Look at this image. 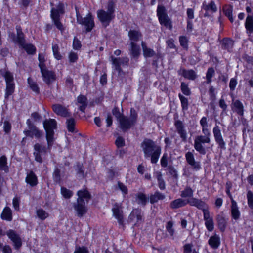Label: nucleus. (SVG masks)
I'll use <instances>...</instances> for the list:
<instances>
[{
  "label": "nucleus",
  "mask_w": 253,
  "mask_h": 253,
  "mask_svg": "<svg viewBox=\"0 0 253 253\" xmlns=\"http://www.w3.org/2000/svg\"><path fill=\"white\" fill-rule=\"evenodd\" d=\"M61 193L62 196L65 199H70L73 195V192L72 191L63 186L61 187Z\"/></svg>",
  "instance_id": "obj_53"
},
{
  "label": "nucleus",
  "mask_w": 253,
  "mask_h": 253,
  "mask_svg": "<svg viewBox=\"0 0 253 253\" xmlns=\"http://www.w3.org/2000/svg\"><path fill=\"white\" fill-rule=\"evenodd\" d=\"M169 174L175 179L178 177L177 171L172 166H169L168 168Z\"/></svg>",
  "instance_id": "obj_62"
},
{
  "label": "nucleus",
  "mask_w": 253,
  "mask_h": 253,
  "mask_svg": "<svg viewBox=\"0 0 253 253\" xmlns=\"http://www.w3.org/2000/svg\"><path fill=\"white\" fill-rule=\"evenodd\" d=\"M77 202L74 204L73 207L78 217L81 218L86 213L87 208L85 206V202H88L92 198V196L87 188L79 190L77 192Z\"/></svg>",
  "instance_id": "obj_4"
},
{
  "label": "nucleus",
  "mask_w": 253,
  "mask_h": 253,
  "mask_svg": "<svg viewBox=\"0 0 253 253\" xmlns=\"http://www.w3.org/2000/svg\"><path fill=\"white\" fill-rule=\"evenodd\" d=\"M130 52L132 57L137 58L139 57L141 52L140 46L134 42H131Z\"/></svg>",
  "instance_id": "obj_39"
},
{
  "label": "nucleus",
  "mask_w": 253,
  "mask_h": 253,
  "mask_svg": "<svg viewBox=\"0 0 253 253\" xmlns=\"http://www.w3.org/2000/svg\"><path fill=\"white\" fill-rule=\"evenodd\" d=\"M135 196L137 203L142 206H145L149 202V197L144 193L139 192Z\"/></svg>",
  "instance_id": "obj_36"
},
{
  "label": "nucleus",
  "mask_w": 253,
  "mask_h": 253,
  "mask_svg": "<svg viewBox=\"0 0 253 253\" xmlns=\"http://www.w3.org/2000/svg\"><path fill=\"white\" fill-rule=\"evenodd\" d=\"M77 102L81 104L79 107V110L82 113H84L88 105V99L87 97L83 94H80L77 98Z\"/></svg>",
  "instance_id": "obj_30"
},
{
  "label": "nucleus",
  "mask_w": 253,
  "mask_h": 253,
  "mask_svg": "<svg viewBox=\"0 0 253 253\" xmlns=\"http://www.w3.org/2000/svg\"><path fill=\"white\" fill-rule=\"evenodd\" d=\"M68 59L69 61L71 64L77 62L79 59L77 53L72 51L70 52L68 55Z\"/></svg>",
  "instance_id": "obj_59"
},
{
  "label": "nucleus",
  "mask_w": 253,
  "mask_h": 253,
  "mask_svg": "<svg viewBox=\"0 0 253 253\" xmlns=\"http://www.w3.org/2000/svg\"><path fill=\"white\" fill-rule=\"evenodd\" d=\"M82 43L80 40H79L77 36H75L73 41L72 47L74 50H79L82 48Z\"/></svg>",
  "instance_id": "obj_58"
},
{
  "label": "nucleus",
  "mask_w": 253,
  "mask_h": 253,
  "mask_svg": "<svg viewBox=\"0 0 253 253\" xmlns=\"http://www.w3.org/2000/svg\"><path fill=\"white\" fill-rule=\"evenodd\" d=\"M155 174L158 181L159 188L161 190H164L166 188V184L163 178L161 172L160 171H157L155 172Z\"/></svg>",
  "instance_id": "obj_44"
},
{
  "label": "nucleus",
  "mask_w": 253,
  "mask_h": 253,
  "mask_svg": "<svg viewBox=\"0 0 253 253\" xmlns=\"http://www.w3.org/2000/svg\"><path fill=\"white\" fill-rule=\"evenodd\" d=\"M232 109L238 115L243 116L244 107L242 102L240 100L237 99L232 102Z\"/></svg>",
  "instance_id": "obj_29"
},
{
  "label": "nucleus",
  "mask_w": 253,
  "mask_h": 253,
  "mask_svg": "<svg viewBox=\"0 0 253 253\" xmlns=\"http://www.w3.org/2000/svg\"><path fill=\"white\" fill-rule=\"evenodd\" d=\"M174 126L178 134L180 135L182 141L186 142L187 141V134L183 122L180 120H177L174 122Z\"/></svg>",
  "instance_id": "obj_24"
},
{
  "label": "nucleus",
  "mask_w": 253,
  "mask_h": 253,
  "mask_svg": "<svg viewBox=\"0 0 253 253\" xmlns=\"http://www.w3.org/2000/svg\"><path fill=\"white\" fill-rule=\"evenodd\" d=\"M215 75V70L213 67L208 68L206 73V84H211L212 80V78Z\"/></svg>",
  "instance_id": "obj_46"
},
{
  "label": "nucleus",
  "mask_w": 253,
  "mask_h": 253,
  "mask_svg": "<svg viewBox=\"0 0 253 253\" xmlns=\"http://www.w3.org/2000/svg\"><path fill=\"white\" fill-rule=\"evenodd\" d=\"M6 235L13 243L14 249L19 250L22 246V241L20 236L12 229L7 231Z\"/></svg>",
  "instance_id": "obj_18"
},
{
  "label": "nucleus",
  "mask_w": 253,
  "mask_h": 253,
  "mask_svg": "<svg viewBox=\"0 0 253 253\" xmlns=\"http://www.w3.org/2000/svg\"><path fill=\"white\" fill-rule=\"evenodd\" d=\"M43 126L45 131L47 147L46 146H42L39 143H36L34 145L33 155L35 160L39 163L43 162L42 154H46L47 150H50L54 144L55 141L54 130L57 128V123L54 119H45L43 122Z\"/></svg>",
  "instance_id": "obj_2"
},
{
  "label": "nucleus",
  "mask_w": 253,
  "mask_h": 253,
  "mask_svg": "<svg viewBox=\"0 0 253 253\" xmlns=\"http://www.w3.org/2000/svg\"><path fill=\"white\" fill-rule=\"evenodd\" d=\"M76 171L77 175L79 177L82 178H85L86 174L84 173V168L82 163L79 162L76 163Z\"/></svg>",
  "instance_id": "obj_45"
},
{
  "label": "nucleus",
  "mask_w": 253,
  "mask_h": 253,
  "mask_svg": "<svg viewBox=\"0 0 253 253\" xmlns=\"http://www.w3.org/2000/svg\"><path fill=\"white\" fill-rule=\"evenodd\" d=\"M112 113L118 122L120 128L123 132L125 120L124 116H125V115L122 112H121L119 107L116 106H115L112 109Z\"/></svg>",
  "instance_id": "obj_26"
},
{
  "label": "nucleus",
  "mask_w": 253,
  "mask_h": 253,
  "mask_svg": "<svg viewBox=\"0 0 253 253\" xmlns=\"http://www.w3.org/2000/svg\"><path fill=\"white\" fill-rule=\"evenodd\" d=\"M43 81L48 85H50L56 79L55 73L49 71L47 68L40 70Z\"/></svg>",
  "instance_id": "obj_19"
},
{
  "label": "nucleus",
  "mask_w": 253,
  "mask_h": 253,
  "mask_svg": "<svg viewBox=\"0 0 253 253\" xmlns=\"http://www.w3.org/2000/svg\"><path fill=\"white\" fill-rule=\"evenodd\" d=\"M53 111L58 116L62 117H68L71 115V113L65 107L60 104H54L52 105Z\"/></svg>",
  "instance_id": "obj_22"
},
{
  "label": "nucleus",
  "mask_w": 253,
  "mask_h": 253,
  "mask_svg": "<svg viewBox=\"0 0 253 253\" xmlns=\"http://www.w3.org/2000/svg\"><path fill=\"white\" fill-rule=\"evenodd\" d=\"M244 25L247 34L251 36L253 34V14L248 15Z\"/></svg>",
  "instance_id": "obj_28"
},
{
  "label": "nucleus",
  "mask_w": 253,
  "mask_h": 253,
  "mask_svg": "<svg viewBox=\"0 0 253 253\" xmlns=\"http://www.w3.org/2000/svg\"><path fill=\"white\" fill-rule=\"evenodd\" d=\"M0 250L3 253H12V249L9 245H3L1 243H0Z\"/></svg>",
  "instance_id": "obj_64"
},
{
  "label": "nucleus",
  "mask_w": 253,
  "mask_h": 253,
  "mask_svg": "<svg viewBox=\"0 0 253 253\" xmlns=\"http://www.w3.org/2000/svg\"><path fill=\"white\" fill-rule=\"evenodd\" d=\"M165 198V196L162 193L157 191L154 194H151L149 197V200L151 204H154L159 200H163Z\"/></svg>",
  "instance_id": "obj_38"
},
{
  "label": "nucleus",
  "mask_w": 253,
  "mask_h": 253,
  "mask_svg": "<svg viewBox=\"0 0 253 253\" xmlns=\"http://www.w3.org/2000/svg\"><path fill=\"white\" fill-rule=\"evenodd\" d=\"M36 213L37 216L42 220H44L47 218L49 214L47 213L43 209H39L37 210Z\"/></svg>",
  "instance_id": "obj_55"
},
{
  "label": "nucleus",
  "mask_w": 253,
  "mask_h": 253,
  "mask_svg": "<svg viewBox=\"0 0 253 253\" xmlns=\"http://www.w3.org/2000/svg\"><path fill=\"white\" fill-rule=\"evenodd\" d=\"M16 30L17 35H16L14 32H11L9 34V37L12 40L13 42L18 43L20 45V44L25 42V35L22 31V29L20 26H16Z\"/></svg>",
  "instance_id": "obj_17"
},
{
  "label": "nucleus",
  "mask_w": 253,
  "mask_h": 253,
  "mask_svg": "<svg viewBox=\"0 0 253 253\" xmlns=\"http://www.w3.org/2000/svg\"><path fill=\"white\" fill-rule=\"evenodd\" d=\"M52 178L54 184L61 185L62 180L61 175L60 169L58 167H55L52 173Z\"/></svg>",
  "instance_id": "obj_40"
},
{
  "label": "nucleus",
  "mask_w": 253,
  "mask_h": 253,
  "mask_svg": "<svg viewBox=\"0 0 253 253\" xmlns=\"http://www.w3.org/2000/svg\"><path fill=\"white\" fill-rule=\"evenodd\" d=\"M0 218L3 220L11 221L13 218L12 211L8 206L5 207L0 215Z\"/></svg>",
  "instance_id": "obj_34"
},
{
  "label": "nucleus",
  "mask_w": 253,
  "mask_h": 253,
  "mask_svg": "<svg viewBox=\"0 0 253 253\" xmlns=\"http://www.w3.org/2000/svg\"><path fill=\"white\" fill-rule=\"evenodd\" d=\"M75 11L77 23L84 27L86 33L91 32L95 26L94 17L92 13L89 12L85 17H83L77 6L75 7Z\"/></svg>",
  "instance_id": "obj_6"
},
{
  "label": "nucleus",
  "mask_w": 253,
  "mask_h": 253,
  "mask_svg": "<svg viewBox=\"0 0 253 253\" xmlns=\"http://www.w3.org/2000/svg\"><path fill=\"white\" fill-rule=\"evenodd\" d=\"M115 144L118 148H122L125 145V139L122 136H118L116 138Z\"/></svg>",
  "instance_id": "obj_61"
},
{
  "label": "nucleus",
  "mask_w": 253,
  "mask_h": 253,
  "mask_svg": "<svg viewBox=\"0 0 253 253\" xmlns=\"http://www.w3.org/2000/svg\"><path fill=\"white\" fill-rule=\"evenodd\" d=\"M38 59L39 61L38 66L40 69H42L43 68H47L45 64V55L43 53H39Z\"/></svg>",
  "instance_id": "obj_50"
},
{
  "label": "nucleus",
  "mask_w": 253,
  "mask_h": 253,
  "mask_svg": "<svg viewBox=\"0 0 253 253\" xmlns=\"http://www.w3.org/2000/svg\"><path fill=\"white\" fill-rule=\"evenodd\" d=\"M189 204L191 206L196 207L202 211L203 218L205 221V225L206 229L211 232L214 229V221L212 217L210 216L208 205L201 199L193 197L190 199L177 198L172 201L169 204L171 209H177Z\"/></svg>",
  "instance_id": "obj_1"
},
{
  "label": "nucleus",
  "mask_w": 253,
  "mask_h": 253,
  "mask_svg": "<svg viewBox=\"0 0 253 253\" xmlns=\"http://www.w3.org/2000/svg\"><path fill=\"white\" fill-rule=\"evenodd\" d=\"M123 207L122 204L119 203H115L113 205L112 211L113 216L118 221L120 226L124 227L125 226L124 218L123 215Z\"/></svg>",
  "instance_id": "obj_14"
},
{
  "label": "nucleus",
  "mask_w": 253,
  "mask_h": 253,
  "mask_svg": "<svg viewBox=\"0 0 253 253\" xmlns=\"http://www.w3.org/2000/svg\"><path fill=\"white\" fill-rule=\"evenodd\" d=\"M217 226L221 232H225L227 226L228 218H226L223 215L218 214L216 217Z\"/></svg>",
  "instance_id": "obj_27"
},
{
  "label": "nucleus",
  "mask_w": 253,
  "mask_h": 253,
  "mask_svg": "<svg viewBox=\"0 0 253 253\" xmlns=\"http://www.w3.org/2000/svg\"><path fill=\"white\" fill-rule=\"evenodd\" d=\"M177 73L179 76L189 80H195L197 77L196 73L193 69L186 70L184 68H181L177 71Z\"/></svg>",
  "instance_id": "obj_25"
},
{
  "label": "nucleus",
  "mask_w": 253,
  "mask_h": 253,
  "mask_svg": "<svg viewBox=\"0 0 253 253\" xmlns=\"http://www.w3.org/2000/svg\"><path fill=\"white\" fill-rule=\"evenodd\" d=\"M185 159L187 163L191 166L195 171H198L201 169L200 162L196 161L192 152L188 151L185 154Z\"/></svg>",
  "instance_id": "obj_23"
},
{
  "label": "nucleus",
  "mask_w": 253,
  "mask_h": 253,
  "mask_svg": "<svg viewBox=\"0 0 253 253\" xmlns=\"http://www.w3.org/2000/svg\"><path fill=\"white\" fill-rule=\"evenodd\" d=\"M178 97L181 102V106L182 111H187L188 109L189 106V102L188 98L184 96L181 93H179Z\"/></svg>",
  "instance_id": "obj_47"
},
{
  "label": "nucleus",
  "mask_w": 253,
  "mask_h": 253,
  "mask_svg": "<svg viewBox=\"0 0 253 253\" xmlns=\"http://www.w3.org/2000/svg\"><path fill=\"white\" fill-rule=\"evenodd\" d=\"M202 8L205 11L204 14V17H209L210 15L209 12L214 13L217 11V7L213 0H211L208 3L204 1L202 3Z\"/></svg>",
  "instance_id": "obj_21"
},
{
  "label": "nucleus",
  "mask_w": 253,
  "mask_h": 253,
  "mask_svg": "<svg viewBox=\"0 0 253 253\" xmlns=\"http://www.w3.org/2000/svg\"><path fill=\"white\" fill-rule=\"evenodd\" d=\"M115 4L113 1L108 2L106 11L103 9L97 10V18L104 28L108 26L111 21L115 18Z\"/></svg>",
  "instance_id": "obj_5"
},
{
  "label": "nucleus",
  "mask_w": 253,
  "mask_h": 253,
  "mask_svg": "<svg viewBox=\"0 0 253 253\" xmlns=\"http://www.w3.org/2000/svg\"><path fill=\"white\" fill-rule=\"evenodd\" d=\"M117 188L122 192L123 195H125L128 194L127 187L120 181L117 182Z\"/></svg>",
  "instance_id": "obj_60"
},
{
  "label": "nucleus",
  "mask_w": 253,
  "mask_h": 253,
  "mask_svg": "<svg viewBox=\"0 0 253 253\" xmlns=\"http://www.w3.org/2000/svg\"><path fill=\"white\" fill-rule=\"evenodd\" d=\"M20 46L28 55H34L36 53V47L32 43H25V42H24L23 43L20 44Z\"/></svg>",
  "instance_id": "obj_37"
},
{
  "label": "nucleus",
  "mask_w": 253,
  "mask_h": 253,
  "mask_svg": "<svg viewBox=\"0 0 253 253\" xmlns=\"http://www.w3.org/2000/svg\"><path fill=\"white\" fill-rule=\"evenodd\" d=\"M247 203L251 209H253V192L249 190L247 193Z\"/></svg>",
  "instance_id": "obj_57"
},
{
  "label": "nucleus",
  "mask_w": 253,
  "mask_h": 253,
  "mask_svg": "<svg viewBox=\"0 0 253 253\" xmlns=\"http://www.w3.org/2000/svg\"><path fill=\"white\" fill-rule=\"evenodd\" d=\"M141 46L143 49V55L145 57H151L155 55V51L150 48H148L146 43L144 42H142Z\"/></svg>",
  "instance_id": "obj_42"
},
{
  "label": "nucleus",
  "mask_w": 253,
  "mask_h": 253,
  "mask_svg": "<svg viewBox=\"0 0 253 253\" xmlns=\"http://www.w3.org/2000/svg\"><path fill=\"white\" fill-rule=\"evenodd\" d=\"M67 128L69 132L72 133H77V131L75 129L76 121L74 118L68 119L66 121Z\"/></svg>",
  "instance_id": "obj_43"
},
{
  "label": "nucleus",
  "mask_w": 253,
  "mask_h": 253,
  "mask_svg": "<svg viewBox=\"0 0 253 253\" xmlns=\"http://www.w3.org/2000/svg\"><path fill=\"white\" fill-rule=\"evenodd\" d=\"M166 229L171 237H173L175 234V230L173 228V222L172 221H169L166 225Z\"/></svg>",
  "instance_id": "obj_51"
},
{
  "label": "nucleus",
  "mask_w": 253,
  "mask_h": 253,
  "mask_svg": "<svg viewBox=\"0 0 253 253\" xmlns=\"http://www.w3.org/2000/svg\"><path fill=\"white\" fill-rule=\"evenodd\" d=\"M233 6L231 5H226L223 7V13L226 17L233 14Z\"/></svg>",
  "instance_id": "obj_63"
},
{
  "label": "nucleus",
  "mask_w": 253,
  "mask_h": 253,
  "mask_svg": "<svg viewBox=\"0 0 253 253\" xmlns=\"http://www.w3.org/2000/svg\"><path fill=\"white\" fill-rule=\"evenodd\" d=\"M25 182L31 187L36 186L38 184V177L33 171L27 173Z\"/></svg>",
  "instance_id": "obj_31"
},
{
  "label": "nucleus",
  "mask_w": 253,
  "mask_h": 253,
  "mask_svg": "<svg viewBox=\"0 0 253 253\" xmlns=\"http://www.w3.org/2000/svg\"><path fill=\"white\" fill-rule=\"evenodd\" d=\"M52 49L53 54L54 58L57 60H60L62 59V56L61 55V54H60V53L59 52V46H58V44H55L53 45L52 47Z\"/></svg>",
  "instance_id": "obj_54"
},
{
  "label": "nucleus",
  "mask_w": 253,
  "mask_h": 253,
  "mask_svg": "<svg viewBox=\"0 0 253 253\" xmlns=\"http://www.w3.org/2000/svg\"><path fill=\"white\" fill-rule=\"evenodd\" d=\"M211 142L210 137L208 136L197 135L194 139V147L195 149L201 155H205L206 153V149L202 145L203 144L210 143Z\"/></svg>",
  "instance_id": "obj_13"
},
{
  "label": "nucleus",
  "mask_w": 253,
  "mask_h": 253,
  "mask_svg": "<svg viewBox=\"0 0 253 253\" xmlns=\"http://www.w3.org/2000/svg\"><path fill=\"white\" fill-rule=\"evenodd\" d=\"M180 88L182 92L185 95L189 96L191 94V92L188 84H186L184 82L181 83Z\"/></svg>",
  "instance_id": "obj_56"
},
{
  "label": "nucleus",
  "mask_w": 253,
  "mask_h": 253,
  "mask_svg": "<svg viewBox=\"0 0 253 253\" xmlns=\"http://www.w3.org/2000/svg\"><path fill=\"white\" fill-rule=\"evenodd\" d=\"M156 15L161 25L168 28L170 30L172 29V21L169 17L167 10L164 5L159 4L157 6Z\"/></svg>",
  "instance_id": "obj_8"
},
{
  "label": "nucleus",
  "mask_w": 253,
  "mask_h": 253,
  "mask_svg": "<svg viewBox=\"0 0 253 253\" xmlns=\"http://www.w3.org/2000/svg\"><path fill=\"white\" fill-rule=\"evenodd\" d=\"M27 84L30 89L36 95H39L40 93V89L37 82L31 77L27 78Z\"/></svg>",
  "instance_id": "obj_35"
},
{
  "label": "nucleus",
  "mask_w": 253,
  "mask_h": 253,
  "mask_svg": "<svg viewBox=\"0 0 253 253\" xmlns=\"http://www.w3.org/2000/svg\"><path fill=\"white\" fill-rule=\"evenodd\" d=\"M128 36L131 42H137L142 37V34L139 30H130L128 32Z\"/></svg>",
  "instance_id": "obj_33"
},
{
  "label": "nucleus",
  "mask_w": 253,
  "mask_h": 253,
  "mask_svg": "<svg viewBox=\"0 0 253 253\" xmlns=\"http://www.w3.org/2000/svg\"><path fill=\"white\" fill-rule=\"evenodd\" d=\"M0 170L4 171L6 173L9 171L7 158L5 155H2L0 157Z\"/></svg>",
  "instance_id": "obj_41"
},
{
  "label": "nucleus",
  "mask_w": 253,
  "mask_h": 253,
  "mask_svg": "<svg viewBox=\"0 0 253 253\" xmlns=\"http://www.w3.org/2000/svg\"><path fill=\"white\" fill-rule=\"evenodd\" d=\"M213 136L218 148L221 151H225L226 149V143L222 136L220 127L215 125L212 130Z\"/></svg>",
  "instance_id": "obj_15"
},
{
  "label": "nucleus",
  "mask_w": 253,
  "mask_h": 253,
  "mask_svg": "<svg viewBox=\"0 0 253 253\" xmlns=\"http://www.w3.org/2000/svg\"><path fill=\"white\" fill-rule=\"evenodd\" d=\"M138 115L137 111L133 108H131L130 110L129 117L125 115L124 116V124L123 128V132H126L131 128L135 126L137 123Z\"/></svg>",
  "instance_id": "obj_12"
},
{
  "label": "nucleus",
  "mask_w": 253,
  "mask_h": 253,
  "mask_svg": "<svg viewBox=\"0 0 253 253\" xmlns=\"http://www.w3.org/2000/svg\"><path fill=\"white\" fill-rule=\"evenodd\" d=\"M221 241L219 235L214 234L211 236L209 240L208 244L209 246L213 249H217L220 245Z\"/></svg>",
  "instance_id": "obj_32"
},
{
  "label": "nucleus",
  "mask_w": 253,
  "mask_h": 253,
  "mask_svg": "<svg viewBox=\"0 0 253 253\" xmlns=\"http://www.w3.org/2000/svg\"><path fill=\"white\" fill-rule=\"evenodd\" d=\"M65 5L62 2H59L55 8H52L50 10V18L56 28L61 32L65 31V27L61 21V15L65 13Z\"/></svg>",
  "instance_id": "obj_7"
},
{
  "label": "nucleus",
  "mask_w": 253,
  "mask_h": 253,
  "mask_svg": "<svg viewBox=\"0 0 253 253\" xmlns=\"http://www.w3.org/2000/svg\"><path fill=\"white\" fill-rule=\"evenodd\" d=\"M2 76L4 77L6 83L4 98L7 99L15 91V84L14 77L13 74L9 71H6L2 74Z\"/></svg>",
  "instance_id": "obj_10"
},
{
  "label": "nucleus",
  "mask_w": 253,
  "mask_h": 253,
  "mask_svg": "<svg viewBox=\"0 0 253 253\" xmlns=\"http://www.w3.org/2000/svg\"><path fill=\"white\" fill-rule=\"evenodd\" d=\"M231 190H225L226 193L228 196L231 199V216L232 219L236 221L238 220L241 216V212L238 206L237 203L233 199L232 194L230 192Z\"/></svg>",
  "instance_id": "obj_16"
},
{
  "label": "nucleus",
  "mask_w": 253,
  "mask_h": 253,
  "mask_svg": "<svg viewBox=\"0 0 253 253\" xmlns=\"http://www.w3.org/2000/svg\"><path fill=\"white\" fill-rule=\"evenodd\" d=\"M26 124L28 129H25L23 133L27 137L33 139L35 137L37 139H40L43 136V132L39 129L30 119L26 120Z\"/></svg>",
  "instance_id": "obj_9"
},
{
  "label": "nucleus",
  "mask_w": 253,
  "mask_h": 253,
  "mask_svg": "<svg viewBox=\"0 0 253 253\" xmlns=\"http://www.w3.org/2000/svg\"><path fill=\"white\" fill-rule=\"evenodd\" d=\"M193 244L192 243L185 244L183 247V253H199L196 249H193Z\"/></svg>",
  "instance_id": "obj_52"
},
{
  "label": "nucleus",
  "mask_w": 253,
  "mask_h": 253,
  "mask_svg": "<svg viewBox=\"0 0 253 253\" xmlns=\"http://www.w3.org/2000/svg\"><path fill=\"white\" fill-rule=\"evenodd\" d=\"M194 191L189 186H186L181 192V197L182 198H193Z\"/></svg>",
  "instance_id": "obj_48"
},
{
  "label": "nucleus",
  "mask_w": 253,
  "mask_h": 253,
  "mask_svg": "<svg viewBox=\"0 0 253 253\" xmlns=\"http://www.w3.org/2000/svg\"><path fill=\"white\" fill-rule=\"evenodd\" d=\"M234 42V41L230 37H224L219 40L221 49L226 50L229 53L233 51Z\"/></svg>",
  "instance_id": "obj_20"
},
{
  "label": "nucleus",
  "mask_w": 253,
  "mask_h": 253,
  "mask_svg": "<svg viewBox=\"0 0 253 253\" xmlns=\"http://www.w3.org/2000/svg\"><path fill=\"white\" fill-rule=\"evenodd\" d=\"M141 147L145 158H150L152 164H156L162 152L161 147L150 138H145L141 144Z\"/></svg>",
  "instance_id": "obj_3"
},
{
  "label": "nucleus",
  "mask_w": 253,
  "mask_h": 253,
  "mask_svg": "<svg viewBox=\"0 0 253 253\" xmlns=\"http://www.w3.org/2000/svg\"><path fill=\"white\" fill-rule=\"evenodd\" d=\"M179 42L180 46L186 50L188 49L189 40L186 36L182 35L179 37Z\"/></svg>",
  "instance_id": "obj_49"
},
{
  "label": "nucleus",
  "mask_w": 253,
  "mask_h": 253,
  "mask_svg": "<svg viewBox=\"0 0 253 253\" xmlns=\"http://www.w3.org/2000/svg\"><path fill=\"white\" fill-rule=\"evenodd\" d=\"M110 61L112 62L115 70L118 73L119 76H124L125 73L122 70L121 65L123 67H128L129 65V59L127 57H115L111 55L110 57Z\"/></svg>",
  "instance_id": "obj_11"
}]
</instances>
